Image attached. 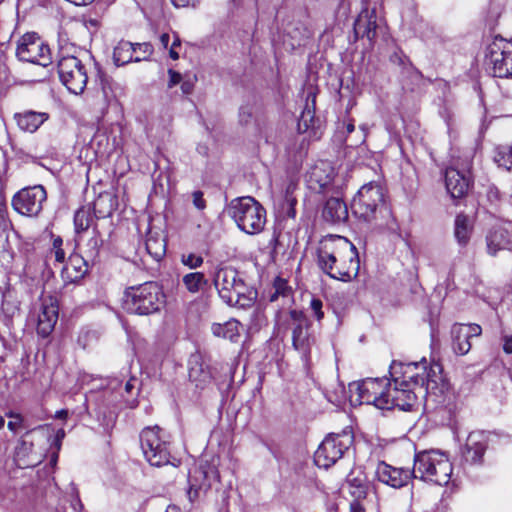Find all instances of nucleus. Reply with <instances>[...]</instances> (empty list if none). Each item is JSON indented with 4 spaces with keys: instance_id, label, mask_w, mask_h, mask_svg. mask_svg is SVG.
I'll return each mask as SVG.
<instances>
[{
    "instance_id": "nucleus-32",
    "label": "nucleus",
    "mask_w": 512,
    "mask_h": 512,
    "mask_svg": "<svg viewBox=\"0 0 512 512\" xmlns=\"http://www.w3.org/2000/svg\"><path fill=\"white\" fill-rule=\"evenodd\" d=\"M137 48L129 41L121 40L113 50V61L117 66H124L132 61L135 62Z\"/></svg>"
},
{
    "instance_id": "nucleus-27",
    "label": "nucleus",
    "mask_w": 512,
    "mask_h": 512,
    "mask_svg": "<svg viewBox=\"0 0 512 512\" xmlns=\"http://www.w3.org/2000/svg\"><path fill=\"white\" fill-rule=\"evenodd\" d=\"M118 204V196L114 191H103L90 205L95 218L103 219L111 216L118 208Z\"/></svg>"
},
{
    "instance_id": "nucleus-8",
    "label": "nucleus",
    "mask_w": 512,
    "mask_h": 512,
    "mask_svg": "<svg viewBox=\"0 0 512 512\" xmlns=\"http://www.w3.org/2000/svg\"><path fill=\"white\" fill-rule=\"evenodd\" d=\"M385 207V189L378 182H369L361 186L351 203L355 217L370 222Z\"/></svg>"
},
{
    "instance_id": "nucleus-18",
    "label": "nucleus",
    "mask_w": 512,
    "mask_h": 512,
    "mask_svg": "<svg viewBox=\"0 0 512 512\" xmlns=\"http://www.w3.org/2000/svg\"><path fill=\"white\" fill-rule=\"evenodd\" d=\"M377 13L376 7L370 8V4H362V8L354 21L353 32L355 40L367 38L373 46L377 38Z\"/></svg>"
},
{
    "instance_id": "nucleus-63",
    "label": "nucleus",
    "mask_w": 512,
    "mask_h": 512,
    "mask_svg": "<svg viewBox=\"0 0 512 512\" xmlns=\"http://www.w3.org/2000/svg\"><path fill=\"white\" fill-rule=\"evenodd\" d=\"M72 506H73L74 510H77L78 512H81V510L83 509V504L80 500L78 492H76V494H75V498H74V501L72 502Z\"/></svg>"
},
{
    "instance_id": "nucleus-7",
    "label": "nucleus",
    "mask_w": 512,
    "mask_h": 512,
    "mask_svg": "<svg viewBox=\"0 0 512 512\" xmlns=\"http://www.w3.org/2000/svg\"><path fill=\"white\" fill-rule=\"evenodd\" d=\"M146 461L155 467L171 463L169 436L158 425L144 427L139 435Z\"/></svg>"
},
{
    "instance_id": "nucleus-49",
    "label": "nucleus",
    "mask_w": 512,
    "mask_h": 512,
    "mask_svg": "<svg viewBox=\"0 0 512 512\" xmlns=\"http://www.w3.org/2000/svg\"><path fill=\"white\" fill-rule=\"evenodd\" d=\"M65 436H66L65 430L63 428L58 429L52 439L50 446L52 448H54L55 450L60 451V449L62 447V442H63V439L65 438Z\"/></svg>"
},
{
    "instance_id": "nucleus-5",
    "label": "nucleus",
    "mask_w": 512,
    "mask_h": 512,
    "mask_svg": "<svg viewBox=\"0 0 512 512\" xmlns=\"http://www.w3.org/2000/svg\"><path fill=\"white\" fill-rule=\"evenodd\" d=\"M414 479L444 486L450 482L453 465L447 453L438 449L416 451L413 457Z\"/></svg>"
},
{
    "instance_id": "nucleus-20",
    "label": "nucleus",
    "mask_w": 512,
    "mask_h": 512,
    "mask_svg": "<svg viewBox=\"0 0 512 512\" xmlns=\"http://www.w3.org/2000/svg\"><path fill=\"white\" fill-rule=\"evenodd\" d=\"M59 316V302L56 296L48 295L43 298L41 312L38 315L36 331L42 338H47L53 332Z\"/></svg>"
},
{
    "instance_id": "nucleus-36",
    "label": "nucleus",
    "mask_w": 512,
    "mask_h": 512,
    "mask_svg": "<svg viewBox=\"0 0 512 512\" xmlns=\"http://www.w3.org/2000/svg\"><path fill=\"white\" fill-rule=\"evenodd\" d=\"M493 160L498 168L512 173V143L496 146Z\"/></svg>"
},
{
    "instance_id": "nucleus-40",
    "label": "nucleus",
    "mask_w": 512,
    "mask_h": 512,
    "mask_svg": "<svg viewBox=\"0 0 512 512\" xmlns=\"http://www.w3.org/2000/svg\"><path fill=\"white\" fill-rule=\"evenodd\" d=\"M315 123V111L314 108H310L309 104H306L304 110L302 111L299 121H298V130L301 133L308 131L310 128L314 127Z\"/></svg>"
},
{
    "instance_id": "nucleus-59",
    "label": "nucleus",
    "mask_w": 512,
    "mask_h": 512,
    "mask_svg": "<svg viewBox=\"0 0 512 512\" xmlns=\"http://www.w3.org/2000/svg\"><path fill=\"white\" fill-rule=\"evenodd\" d=\"M503 351L506 354H512V335H505L503 337Z\"/></svg>"
},
{
    "instance_id": "nucleus-56",
    "label": "nucleus",
    "mask_w": 512,
    "mask_h": 512,
    "mask_svg": "<svg viewBox=\"0 0 512 512\" xmlns=\"http://www.w3.org/2000/svg\"><path fill=\"white\" fill-rule=\"evenodd\" d=\"M252 118V112L249 107H241L239 111V121L241 124H248Z\"/></svg>"
},
{
    "instance_id": "nucleus-48",
    "label": "nucleus",
    "mask_w": 512,
    "mask_h": 512,
    "mask_svg": "<svg viewBox=\"0 0 512 512\" xmlns=\"http://www.w3.org/2000/svg\"><path fill=\"white\" fill-rule=\"evenodd\" d=\"M177 47H181V39L179 35L175 32L173 33V42L169 48V56L173 60L179 59V52L176 50Z\"/></svg>"
},
{
    "instance_id": "nucleus-58",
    "label": "nucleus",
    "mask_w": 512,
    "mask_h": 512,
    "mask_svg": "<svg viewBox=\"0 0 512 512\" xmlns=\"http://www.w3.org/2000/svg\"><path fill=\"white\" fill-rule=\"evenodd\" d=\"M51 255H54V259L58 263H63L65 261V251L63 247L60 248H52L50 251Z\"/></svg>"
},
{
    "instance_id": "nucleus-35",
    "label": "nucleus",
    "mask_w": 512,
    "mask_h": 512,
    "mask_svg": "<svg viewBox=\"0 0 512 512\" xmlns=\"http://www.w3.org/2000/svg\"><path fill=\"white\" fill-rule=\"evenodd\" d=\"M145 246L147 253L155 260H161L166 253V241L159 233L149 231Z\"/></svg>"
},
{
    "instance_id": "nucleus-16",
    "label": "nucleus",
    "mask_w": 512,
    "mask_h": 512,
    "mask_svg": "<svg viewBox=\"0 0 512 512\" xmlns=\"http://www.w3.org/2000/svg\"><path fill=\"white\" fill-rule=\"evenodd\" d=\"M220 481L217 467L210 463L201 464L190 471L187 495L191 502L197 500L201 493H207L214 483Z\"/></svg>"
},
{
    "instance_id": "nucleus-43",
    "label": "nucleus",
    "mask_w": 512,
    "mask_h": 512,
    "mask_svg": "<svg viewBox=\"0 0 512 512\" xmlns=\"http://www.w3.org/2000/svg\"><path fill=\"white\" fill-rule=\"evenodd\" d=\"M285 205L287 206L285 214L288 218L296 217L297 199L292 196V185L290 184L286 189Z\"/></svg>"
},
{
    "instance_id": "nucleus-60",
    "label": "nucleus",
    "mask_w": 512,
    "mask_h": 512,
    "mask_svg": "<svg viewBox=\"0 0 512 512\" xmlns=\"http://www.w3.org/2000/svg\"><path fill=\"white\" fill-rule=\"evenodd\" d=\"M194 89V83L191 80H182L181 82V90L183 94H191Z\"/></svg>"
},
{
    "instance_id": "nucleus-21",
    "label": "nucleus",
    "mask_w": 512,
    "mask_h": 512,
    "mask_svg": "<svg viewBox=\"0 0 512 512\" xmlns=\"http://www.w3.org/2000/svg\"><path fill=\"white\" fill-rule=\"evenodd\" d=\"M376 475L380 482L395 489L407 486L414 479L412 469L394 467L384 461L378 463Z\"/></svg>"
},
{
    "instance_id": "nucleus-22",
    "label": "nucleus",
    "mask_w": 512,
    "mask_h": 512,
    "mask_svg": "<svg viewBox=\"0 0 512 512\" xmlns=\"http://www.w3.org/2000/svg\"><path fill=\"white\" fill-rule=\"evenodd\" d=\"M481 333L482 328L478 324H454L451 330L453 351L457 355H466L471 350V340Z\"/></svg>"
},
{
    "instance_id": "nucleus-38",
    "label": "nucleus",
    "mask_w": 512,
    "mask_h": 512,
    "mask_svg": "<svg viewBox=\"0 0 512 512\" xmlns=\"http://www.w3.org/2000/svg\"><path fill=\"white\" fill-rule=\"evenodd\" d=\"M94 235L87 241L85 245V257L94 263L98 260L100 255V249L103 245V240L101 238V234L99 230H97V226L93 228Z\"/></svg>"
},
{
    "instance_id": "nucleus-57",
    "label": "nucleus",
    "mask_w": 512,
    "mask_h": 512,
    "mask_svg": "<svg viewBox=\"0 0 512 512\" xmlns=\"http://www.w3.org/2000/svg\"><path fill=\"white\" fill-rule=\"evenodd\" d=\"M316 97H317V88H311L307 92L306 104L310 105V108H314L316 110Z\"/></svg>"
},
{
    "instance_id": "nucleus-47",
    "label": "nucleus",
    "mask_w": 512,
    "mask_h": 512,
    "mask_svg": "<svg viewBox=\"0 0 512 512\" xmlns=\"http://www.w3.org/2000/svg\"><path fill=\"white\" fill-rule=\"evenodd\" d=\"M192 201L195 208L202 211L206 208V200L204 199V194L202 191L197 190L192 193Z\"/></svg>"
},
{
    "instance_id": "nucleus-45",
    "label": "nucleus",
    "mask_w": 512,
    "mask_h": 512,
    "mask_svg": "<svg viewBox=\"0 0 512 512\" xmlns=\"http://www.w3.org/2000/svg\"><path fill=\"white\" fill-rule=\"evenodd\" d=\"M309 307L312 311L313 317L318 322H321L325 316V313L323 311V301L320 298L312 297Z\"/></svg>"
},
{
    "instance_id": "nucleus-29",
    "label": "nucleus",
    "mask_w": 512,
    "mask_h": 512,
    "mask_svg": "<svg viewBox=\"0 0 512 512\" xmlns=\"http://www.w3.org/2000/svg\"><path fill=\"white\" fill-rule=\"evenodd\" d=\"M43 429V426H38L33 429L26 431L18 440L15 448V456L18 460L24 461L26 465H29L26 460L34 453L36 435Z\"/></svg>"
},
{
    "instance_id": "nucleus-23",
    "label": "nucleus",
    "mask_w": 512,
    "mask_h": 512,
    "mask_svg": "<svg viewBox=\"0 0 512 512\" xmlns=\"http://www.w3.org/2000/svg\"><path fill=\"white\" fill-rule=\"evenodd\" d=\"M489 441L486 435L479 432H471L462 449V459L469 465H482Z\"/></svg>"
},
{
    "instance_id": "nucleus-34",
    "label": "nucleus",
    "mask_w": 512,
    "mask_h": 512,
    "mask_svg": "<svg viewBox=\"0 0 512 512\" xmlns=\"http://www.w3.org/2000/svg\"><path fill=\"white\" fill-rule=\"evenodd\" d=\"M347 484L349 494L353 497V500L362 501L366 499L368 495V482L365 475L353 476V473H350L347 478Z\"/></svg>"
},
{
    "instance_id": "nucleus-1",
    "label": "nucleus",
    "mask_w": 512,
    "mask_h": 512,
    "mask_svg": "<svg viewBox=\"0 0 512 512\" xmlns=\"http://www.w3.org/2000/svg\"><path fill=\"white\" fill-rule=\"evenodd\" d=\"M389 374L390 379L366 378L349 384L350 402L411 412L418 407L419 399L425 398L429 392L443 393L448 388L443 366L435 360L423 358L409 363L393 360Z\"/></svg>"
},
{
    "instance_id": "nucleus-42",
    "label": "nucleus",
    "mask_w": 512,
    "mask_h": 512,
    "mask_svg": "<svg viewBox=\"0 0 512 512\" xmlns=\"http://www.w3.org/2000/svg\"><path fill=\"white\" fill-rule=\"evenodd\" d=\"M135 62L149 60L154 52L153 45L150 42L136 43Z\"/></svg>"
},
{
    "instance_id": "nucleus-6",
    "label": "nucleus",
    "mask_w": 512,
    "mask_h": 512,
    "mask_svg": "<svg viewBox=\"0 0 512 512\" xmlns=\"http://www.w3.org/2000/svg\"><path fill=\"white\" fill-rule=\"evenodd\" d=\"M228 214L240 230L250 235L260 233L266 223L265 208L251 196L233 199L228 206Z\"/></svg>"
},
{
    "instance_id": "nucleus-61",
    "label": "nucleus",
    "mask_w": 512,
    "mask_h": 512,
    "mask_svg": "<svg viewBox=\"0 0 512 512\" xmlns=\"http://www.w3.org/2000/svg\"><path fill=\"white\" fill-rule=\"evenodd\" d=\"M349 512H365V508L361 501L353 500L350 503Z\"/></svg>"
},
{
    "instance_id": "nucleus-50",
    "label": "nucleus",
    "mask_w": 512,
    "mask_h": 512,
    "mask_svg": "<svg viewBox=\"0 0 512 512\" xmlns=\"http://www.w3.org/2000/svg\"><path fill=\"white\" fill-rule=\"evenodd\" d=\"M168 75H169V80H168L167 87L169 89L173 88L174 86H176L182 82L181 73H179L173 69H168Z\"/></svg>"
},
{
    "instance_id": "nucleus-28",
    "label": "nucleus",
    "mask_w": 512,
    "mask_h": 512,
    "mask_svg": "<svg viewBox=\"0 0 512 512\" xmlns=\"http://www.w3.org/2000/svg\"><path fill=\"white\" fill-rule=\"evenodd\" d=\"M486 244L491 256H496L499 251L512 249L511 236L503 227L492 228L486 236Z\"/></svg>"
},
{
    "instance_id": "nucleus-37",
    "label": "nucleus",
    "mask_w": 512,
    "mask_h": 512,
    "mask_svg": "<svg viewBox=\"0 0 512 512\" xmlns=\"http://www.w3.org/2000/svg\"><path fill=\"white\" fill-rule=\"evenodd\" d=\"M182 283L185 289L191 294H197L208 285V279L202 272H190L183 276Z\"/></svg>"
},
{
    "instance_id": "nucleus-17",
    "label": "nucleus",
    "mask_w": 512,
    "mask_h": 512,
    "mask_svg": "<svg viewBox=\"0 0 512 512\" xmlns=\"http://www.w3.org/2000/svg\"><path fill=\"white\" fill-rule=\"evenodd\" d=\"M444 182L447 193L454 205L466 198L474 186V179L470 174L463 173L456 168L448 167L444 172Z\"/></svg>"
},
{
    "instance_id": "nucleus-52",
    "label": "nucleus",
    "mask_w": 512,
    "mask_h": 512,
    "mask_svg": "<svg viewBox=\"0 0 512 512\" xmlns=\"http://www.w3.org/2000/svg\"><path fill=\"white\" fill-rule=\"evenodd\" d=\"M97 77L99 79L103 94L105 95V97H107L108 91L112 90L110 83H109V79L106 77V75L101 70H98Z\"/></svg>"
},
{
    "instance_id": "nucleus-30",
    "label": "nucleus",
    "mask_w": 512,
    "mask_h": 512,
    "mask_svg": "<svg viewBox=\"0 0 512 512\" xmlns=\"http://www.w3.org/2000/svg\"><path fill=\"white\" fill-rule=\"evenodd\" d=\"M472 232L473 223L469 216L464 212L458 213L454 221V236L458 244L465 247L470 241Z\"/></svg>"
},
{
    "instance_id": "nucleus-53",
    "label": "nucleus",
    "mask_w": 512,
    "mask_h": 512,
    "mask_svg": "<svg viewBox=\"0 0 512 512\" xmlns=\"http://www.w3.org/2000/svg\"><path fill=\"white\" fill-rule=\"evenodd\" d=\"M308 147H309V141L306 139H302L298 144L297 143L293 144V149L295 148L297 150V153H298V156L300 159H302L303 157H305L307 155Z\"/></svg>"
},
{
    "instance_id": "nucleus-11",
    "label": "nucleus",
    "mask_w": 512,
    "mask_h": 512,
    "mask_svg": "<svg viewBox=\"0 0 512 512\" xmlns=\"http://www.w3.org/2000/svg\"><path fill=\"white\" fill-rule=\"evenodd\" d=\"M57 73L61 83L75 95L83 93L87 86L86 65L74 55H62L57 61Z\"/></svg>"
},
{
    "instance_id": "nucleus-15",
    "label": "nucleus",
    "mask_w": 512,
    "mask_h": 512,
    "mask_svg": "<svg viewBox=\"0 0 512 512\" xmlns=\"http://www.w3.org/2000/svg\"><path fill=\"white\" fill-rule=\"evenodd\" d=\"M46 199L47 192L44 186L34 185L25 187L15 193L11 205L17 213L34 217L42 211Z\"/></svg>"
},
{
    "instance_id": "nucleus-25",
    "label": "nucleus",
    "mask_w": 512,
    "mask_h": 512,
    "mask_svg": "<svg viewBox=\"0 0 512 512\" xmlns=\"http://www.w3.org/2000/svg\"><path fill=\"white\" fill-rule=\"evenodd\" d=\"M88 260L79 253H72L61 270V277L65 283H76L83 279L88 272Z\"/></svg>"
},
{
    "instance_id": "nucleus-64",
    "label": "nucleus",
    "mask_w": 512,
    "mask_h": 512,
    "mask_svg": "<svg viewBox=\"0 0 512 512\" xmlns=\"http://www.w3.org/2000/svg\"><path fill=\"white\" fill-rule=\"evenodd\" d=\"M67 417H68L67 409H61V410L56 411V413H55V418H57V419L66 420Z\"/></svg>"
},
{
    "instance_id": "nucleus-24",
    "label": "nucleus",
    "mask_w": 512,
    "mask_h": 512,
    "mask_svg": "<svg viewBox=\"0 0 512 512\" xmlns=\"http://www.w3.org/2000/svg\"><path fill=\"white\" fill-rule=\"evenodd\" d=\"M322 217L331 224H340L348 220V207L339 189L334 191V194H331L326 200L322 210Z\"/></svg>"
},
{
    "instance_id": "nucleus-26",
    "label": "nucleus",
    "mask_w": 512,
    "mask_h": 512,
    "mask_svg": "<svg viewBox=\"0 0 512 512\" xmlns=\"http://www.w3.org/2000/svg\"><path fill=\"white\" fill-rule=\"evenodd\" d=\"M49 117L50 115L47 112H37L30 109L17 112L13 116L18 128L28 133L36 132Z\"/></svg>"
},
{
    "instance_id": "nucleus-54",
    "label": "nucleus",
    "mask_w": 512,
    "mask_h": 512,
    "mask_svg": "<svg viewBox=\"0 0 512 512\" xmlns=\"http://www.w3.org/2000/svg\"><path fill=\"white\" fill-rule=\"evenodd\" d=\"M390 60L393 62V63H397L398 65L400 66H404L406 61L410 62L409 58L404 55V53L402 52V50H399V52H394L391 57H390Z\"/></svg>"
},
{
    "instance_id": "nucleus-31",
    "label": "nucleus",
    "mask_w": 512,
    "mask_h": 512,
    "mask_svg": "<svg viewBox=\"0 0 512 512\" xmlns=\"http://www.w3.org/2000/svg\"><path fill=\"white\" fill-rule=\"evenodd\" d=\"M241 323L236 319H230L223 324L214 323L211 330L214 336L236 342L240 337Z\"/></svg>"
},
{
    "instance_id": "nucleus-55",
    "label": "nucleus",
    "mask_w": 512,
    "mask_h": 512,
    "mask_svg": "<svg viewBox=\"0 0 512 512\" xmlns=\"http://www.w3.org/2000/svg\"><path fill=\"white\" fill-rule=\"evenodd\" d=\"M200 0H171V3L176 8L193 7L199 4Z\"/></svg>"
},
{
    "instance_id": "nucleus-14",
    "label": "nucleus",
    "mask_w": 512,
    "mask_h": 512,
    "mask_svg": "<svg viewBox=\"0 0 512 512\" xmlns=\"http://www.w3.org/2000/svg\"><path fill=\"white\" fill-rule=\"evenodd\" d=\"M337 174L331 162L319 160L306 173L307 187L318 194H334V191L338 190L335 185Z\"/></svg>"
},
{
    "instance_id": "nucleus-51",
    "label": "nucleus",
    "mask_w": 512,
    "mask_h": 512,
    "mask_svg": "<svg viewBox=\"0 0 512 512\" xmlns=\"http://www.w3.org/2000/svg\"><path fill=\"white\" fill-rule=\"evenodd\" d=\"M7 427L11 432H18L20 429L24 428V418L23 416H17L16 419H10L7 423Z\"/></svg>"
},
{
    "instance_id": "nucleus-46",
    "label": "nucleus",
    "mask_w": 512,
    "mask_h": 512,
    "mask_svg": "<svg viewBox=\"0 0 512 512\" xmlns=\"http://www.w3.org/2000/svg\"><path fill=\"white\" fill-rule=\"evenodd\" d=\"M502 193L495 185H489L486 190V198L491 205L497 206L502 200Z\"/></svg>"
},
{
    "instance_id": "nucleus-13",
    "label": "nucleus",
    "mask_w": 512,
    "mask_h": 512,
    "mask_svg": "<svg viewBox=\"0 0 512 512\" xmlns=\"http://www.w3.org/2000/svg\"><path fill=\"white\" fill-rule=\"evenodd\" d=\"M16 56L22 62L43 67H47L53 62L49 45L36 32H27L20 37L16 47Z\"/></svg>"
},
{
    "instance_id": "nucleus-41",
    "label": "nucleus",
    "mask_w": 512,
    "mask_h": 512,
    "mask_svg": "<svg viewBox=\"0 0 512 512\" xmlns=\"http://www.w3.org/2000/svg\"><path fill=\"white\" fill-rule=\"evenodd\" d=\"M11 225L8 216L7 201L4 188L0 183V234L6 232Z\"/></svg>"
},
{
    "instance_id": "nucleus-10",
    "label": "nucleus",
    "mask_w": 512,
    "mask_h": 512,
    "mask_svg": "<svg viewBox=\"0 0 512 512\" xmlns=\"http://www.w3.org/2000/svg\"><path fill=\"white\" fill-rule=\"evenodd\" d=\"M354 442L351 430H342L339 433L328 434L314 453V463L319 468L332 467Z\"/></svg>"
},
{
    "instance_id": "nucleus-44",
    "label": "nucleus",
    "mask_w": 512,
    "mask_h": 512,
    "mask_svg": "<svg viewBox=\"0 0 512 512\" xmlns=\"http://www.w3.org/2000/svg\"><path fill=\"white\" fill-rule=\"evenodd\" d=\"M181 261L183 265L187 266L188 268L197 269L202 266L204 259L200 255L189 253L188 255H182Z\"/></svg>"
},
{
    "instance_id": "nucleus-12",
    "label": "nucleus",
    "mask_w": 512,
    "mask_h": 512,
    "mask_svg": "<svg viewBox=\"0 0 512 512\" xmlns=\"http://www.w3.org/2000/svg\"><path fill=\"white\" fill-rule=\"evenodd\" d=\"M485 64L494 77H512V40L495 36L486 48Z\"/></svg>"
},
{
    "instance_id": "nucleus-9",
    "label": "nucleus",
    "mask_w": 512,
    "mask_h": 512,
    "mask_svg": "<svg viewBox=\"0 0 512 512\" xmlns=\"http://www.w3.org/2000/svg\"><path fill=\"white\" fill-rule=\"evenodd\" d=\"M287 324L291 329L292 347L300 353L302 360L308 363L316 337L312 331V322L303 310L290 309Z\"/></svg>"
},
{
    "instance_id": "nucleus-2",
    "label": "nucleus",
    "mask_w": 512,
    "mask_h": 512,
    "mask_svg": "<svg viewBox=\"0 0 512 512\" xmlns=\"http://www.w3.org/2000/svg\"><path fill=\"white\" fill-rule=\"evenodd\" d=\"M316 255L319 269L331 279L350 282L359 274L358 250L346 237H323L318 244Z\"/></svg>"
},
{
    "instance_id": "nucleus-4",
    "label": "nucleus",
    "mask_w": 512,
    "mask_h": 512,
    "mask_svg": "<svg viewBox=\"0 0 512 512\" xmlns=\"http://www.w3.org/2000/svg\"><path fill=\"white\" fill-rule=\"evenodd\" d=\"M213 284L219 297L229 306L248 308L254 304V292L232 266H218L213 276Z\"/></svg>"
},
{
    "instance_id": "nucleus-39",
    "label": "nucleus",
    "mask_w": 512,
    "mask_h": 512,
    "mask_svg": "<svg viewBox=\"0 0 512 512\" xmlns=\"http://www.w3.org/2000/svg\"><path fill=\"white\" fill-rule=\"evenodd\" d=\"M273 293L269 296V301L274 302L279 297H288L292 293V288L287 279L277 276L273 281Z\"/></svg>"
},
{
    "instance_id": "nucleus-3",
    "label": "nucleus",
    "mask_w": 512,
    "mask_h": 512,
    "mask_svg": "<svg viewBox=\"0 0 512 512\" xmlns=\"http://www.w3.org/2000/svg\"><path fill=\"white\" fill-rule=\"evenodd\" d=\"M166 304L163 287L155 281L126 287L122 297L123 309L131 315L150 316Z\"/></svg>"
},
{
    "instance_id": "nucleus-62",
    "label": "nucleus",
    "mask_w": 512,
    "mask_h": 512,
    "mask_svg": "<svg viewBox=\"0 0 512 512\" xmlns=\"http://www.w3.org/2000/svg\"><path fill=\"white\" fill-rule=\"evenodd\" d=\"M159 41L164 49L168 48L169 42H170V35L169 33H162L159 37Z\"/></svg>"
},
{
    "instance_id": "nucleus-19",
    "label": "nucleus",
    "mask_w": 512,
    "mask_h": 512,
    "mask_svg": "<svg viewBox=\"0 0 512 512\" xmlns=\"http://www.w3.org/2000/svg\"><path fill=\"white\" fill-rule=\"evenodd\" d=\"M188 378L200 390L207 388L213 381L209 360L200 351L192 353L188 358Z\"/></svg>"
},
{
    "instance_id": "nucleus-33",
    "label": "nucleus",
    "mask_w": 512,
    "mask_h": 512,
    "mask_svg": "<svg viewBox=\"0 0 512 512\" xmlns=\"http://www.w3.org/2000/svg\"><path fill=\"white\" fill-rule=\"evenodd\" d=\"M92 212L90 204L82 205L75 211L73 223L77 235L86 232L94 224L95 216Z\"/></svg>"
}]
</instances>
